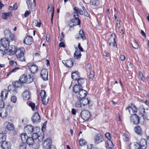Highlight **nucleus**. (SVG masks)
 Listing matches in <instances>:
<instances>
[{
    "instance_id": "nucleus-16",
    "label": "nucleus",
    "mask_w": 149,
    "mask_h": 149,
    "mask_svg": "<svg viewBox=\"0 0 149 149\" xmlns=\"http://www.w3.org/2000/svg\"><path fill=\"white\" fill-rule=\"evenodd\" d=\"M31 119L33 123H35L39 122L40 120L39 114L36 112L34 114Z\"/></svg>"
},
{
    "instance_id": "nucleus-45",
    "label": "nucleus",
    "mask_w": 149,
    "mask_h": 149,
    "mask_svg": "<svg viewBox=\"0 0 149 149\" xmlns=\"http://www.w3.org/2000/svg\"><path fill=\"white\" fill-rule=\"evenodd\" d=\"M132 46L135 49H137L139 47V45L136 41H134L132 44Z\"/></svg>"
},
{
    "instance_id": "nucleus-4",
    "label": "nucleus",
    "mask_w": 149,
    "mask_h": 149,
    "mask_svg": "<svg viewBox=\"0 0 149 149\" xmlns=\"http://www.w3.org/2000/svg\"><path fill=\"white\" fill-rule=\"evenodd\" d=\"M139 113L143 119L149 120V108L145 110L143 107H141L139 109Z\"/></svg>"
},
{
    "instance_id": "nucleus-5",
    "label": "nucleus",
    "mask_w": 149,
    "mask_h": 149,
    "mask_svg": "<svg viewBox=\"0 0 149 149\" xmlns=\"http://www.w3.org/2000/svg\"><path fill=\"white\" fill-rule=\"evenodd\" d=\"M25 132L28 134H31L33 132H35V130H39V128L36 127L34 129L33 126L31 125H28L24 127V129Z\"/></svg>"
},
{
    "instance_id": "nucleus-31",
    "label": "nucleus",
    "mask_w": 149,
    "mask_h": 149,
    "mask_svg": "<svg viewBox=\"0 0 149 149\" xmlns=\"http://www.w3.org/2000/svg\"><path fill=\"white\" fill-rule=\"evenodd\" d=\"M135 132L137 134L141 135L142 133V130L139 125L136 126L134 128Z\"/></svg>"
},
{
    "instance_id": "nucleus-8",
    "label": "nucleus",
    "mask_w": 149,
    "mask_h": 149,
    "mask_svg": "<svg viewBox=\"0 0 149 149\" xmlns=\"http://www.w3.org/2000/svg\"><path fill=\"white\" fill-rule=\"evenodd\" d=\"M94 142L96 144H98L102 142L103 141V138L101 135L100 134H96L94 138Z\"/></svg>"
},
{
    "instance_id": "nucleus-30",
    "label": "nucleus",
    "mask_w": 149,
    "mask_h": 149,
    "mask_svg": "<svg viewBox=\"0 0 149 149\" xmlns=\"http://www.w3.org/2000/svg\"><path fill=\"white\" fill-rule=\"evenodd\" d=\"M16 48L14 46H13L10 47V48H8V51L10 54L11 55H13L16 54Z\"/></svg>"
},
{
    "instance_id": "nucleus-51",
    "label": "nucleus",
    "mask_w": 149,
    "mask_h": 149,
    "mask_svg": "<svg viewBox=\"0 0 149 149\" xmlns=\"http://www.w3.org/2000/svg\"><path fill=\"white\" fill-rule=\"evenodd\" d=\"M44 134L43 135L41 134L40 135H38V141L40 142H41L43 140V139L44 138Z\"/></svg>"
},
{
    "instance_id": "nucleus-56",
    "label": "nucleus",
    "mask_w": 149,
    "mask_h": 149,
    "mask_svg": "<svg viewBox=\"0 0 149 149\" xmlns=\"http://www.w3.org/2000/svg\"><path fill=\"white\" fill-rule=\"evenodd\" d=\"M123 139L124 141H127L129 140L128 136L127 134H124L123 135Z\"/></svg>"
},
{
    "instance_id": "nucleus-20",
    "label": "nucleus",
    "mask_w": 149,
    "mask_h": 149,
    "mask_svg": "<svg viewBox=\"0 0 149 149\" xmlns=\"http://www.w3.org/2000/svg\"><path fill=\"white\" fill-rule=\"evenodd\" d=\"M8 93V91L6 89L3 90L1 93L0 96L2 100H5L6 99Z\"/></svg>"
},
{
    "instance_id": "nucleus-24",
    "label": "nucleus",
    "mask_w": 149,
    "mask_h": 149,
    "mask_svg": "<svg viewBox=\"0 0 149 149\" xmlns=\"http://www.w3.org/2000/svg\"><path fill=\"white\" fill-rule=\"evenodd\" d=\"M12 15L11 12L3 13L1 14V18L4 20H7L8 17H11Z\"/></svg>"
},
{
    "instance_id": "nucleus-50",
    "label": "nucleus",
    "mask_w": 149,
    "mask_h": 149,
    "mask_svg": "<svg viewBox=\"0 0 149 149\" xmlns=\"http://www.w3.org/2000/svg\"><path fill=\"white\" fill-rule=\"evenodd\" d=\"M38 136V134L37 133L35 132L33 133L31 137L34 139V141L37 139Z\"/></svg>"
},
{
    "instance_id": "nucleus-13",
    "label": "nucleus",
    "mask_w": 149,
    "mask_h": 149,
    "mask_svg": "<svg viewBox=\"0 0 149 149\" xmlns=\"http://www.w3.org/2000/svg\"><path fill=\"white\" fill-rule=\"evenodd\" d=\"M3 128L8 130H12L14 129L13 125L11 123L8 122H5L3 124Z\"/></svg>"
},
{
    "instance_id": "nucleus-3",
    "label": "nucleus",
    "mask_w": 149,
    "mask_h": 149,
    "mask_svg": "<svg viewBox=\"0 0 149 149\" xmlns=\"http://www.w3.org/2000/svg\"><path fill=\"white\" fill-rule=\"evenodd\" d=\"M33 76L31 74H29L28 76L23 74L20 76L19 79L21 83L24 84L25 83H30L33 81Z\"/></svg>"
},
{
    "instance_id": "nucleus-9",
    "label": "nucleus",
    "mask_w": 149,
    "mask_h": 149,
    "mask_svg": "<svg viewBox=\"0 0 149 149\" xmlns=\"http://www.w3.org/2000/svg\"><path fill=\"white\" fill-rule=\"evenodd\" d=\"M0 44L1 47H3L6 49H8L9 46V42L6 38L1 39L0 42Z\"/></svg>"
},
{
    "instance_id": "nucleus-26",
    "label": "nucleus",
    "mask_w": 149,
    "mask_h": 149,
    "mask_svg": "<svg viewBox=\"0 0 149 149\" xmlns=\"http://www.w3.org/2000/svg\"><path fill=\"white\" fill-rule=\"evenodd\" d=\"M76 51L74 53V57L75 58L77 59L81 57V54L80 51L78 50V48L75 47Z\"/></svg>"
},
{
    "instance_id": "nucleus-34",
    "label": "nucleus",
    "mask_w": 149,
    "mask_h": 149,
    "mask_svg": "<svg viewBox=\"0 0 149 149\" xmlns=\"http://www.w3.org/2000/svg\"><path fill=\"white\" fill-rule=\"evenodd\" d=\"M6 136L5 133H0V143H2L6 141Z\"/></svg>"
},
{
    "instance_id": "nucleus-39",
    "label": "nucleus",
    "mask_w": 149,
    "mask_h": 149,
    "mask_svg": "<svg viewBox=\"0 0 149 149\" xmlns=\"http://www.w3.org/2000/svg\"><path fill=\"white\" fill-rule=\"evenodd\" d=\"M90 4L93 5H98L99 4V1L98 0H90Z\"/></svg>"
},
{
    "instance_id": "nucleus-57",
    "label": "nucleus",
    "mask_w": 149,
    "mask_h": 149,
    "mask_svg": "<svg viewBox=\"0 0 149 149\" xmlns=\"http://www.w3.org/2000/svg\"><path fill=\"white\" fill-rule=\"evenodd\" d=\"M45 98H42V103L44 105L47 104L48 102L49 98L47 99V100H46V101L45 100Z\"/></svg>"
},
{
    "instance_id": "nucleus-14",
    "label": "nucleus",
    "mask_w": 149,
    "mask_h": 149,
    "mask_svg": "<svg viewBox=\"0 0 149 149\" xmlns=\"http://www.w3.org/2000/svg\"><path fill=\"white\" fill-rule=\"evenodd\" d=\"M131 120L135 124L137 125L138 124L139 122V118L136 114H134L131 115Z\"/></svg>"
},
{
    "instance_id": "nucleus-18",
    "label": "nucleus",
    "mask_w": 149,
    "mask_h": 149,
    "mask_svg": "<svg viewBox=\"0 0 149 149\" xmlns=\"http://www.w3.org/2000/svg\"><path fill=\"white\" fill-rule=\"evenodd\" d=\"M139 145L141 149H145L147 146V141L144 139H141L139 142Z\"/></svg>"
},
{
    "instance_id": "nucleus-55",
    "label": "nucleus",
    "mask_w": 149,
    "mask_h": 149,
    "mask_svg": "<svg viewBox=\"0 0 149 149\" xmlns=\"http://www.w3.org/2000/svg\"><path fill=\"white\" fill-rule=\"evenodd\" d=\"M26 3L28 6V8L29 9L31 8V5H32V1L31 0H27L26 1Z\"/></svg>"
},
{
    "instance_id": "nucleus-15",
    "label": "nucleus",
    "mask_w": 149,
    "mask_h": 149,
    "mask_svg": "<svg viewBox=\"0 0 149 149\" xmlns=\"http://www.w3.org/2000/svg\"><path fill=\"white\" fill-rule=\"evenodd\" d=\"M22 96L24 100H28L30 99L31 97V93L29 90H26L23 93Z\"/></svg>"
},
{
    "instance_id": "nucleus-46",
    "label": "nucleus",
    "mask_w": 149,
    "mask_h": 149,
    "mask_svg": "<svg viewBox=\"0 0 149 149\" xmlns=\"http://www.w3.org/2000/svg\"><path fill=\"white\" fill-rule=\"evenodd\" d=\"M112 41L111 42L112 43V44H113V47H117V45L116 43V41H115V38H111L109 39V41Z\"/></svg>"
},
{
    "instance_id": "nucleus-27",
    "label": "nucleus",
    "mask_w": 149,
    "mask_h": 149,
    "mask_svg": "<svg viewBox=\"0 0 149 149\" xmlns=\"http://www.w3.org/2000/svg\"><path fill=\"white\" fill-rule=\"evenodd\" d=\"M85 97H81H81H78L82 100V104L84 106L87 105V104H89L90 102V100L88 98L86 99Z\"/></svg>"
},
{
    "instance_id": "nucleus-44",
    "label": "nucleus",
    "mask_w": 149,
    "mask_h": 149,
    "mask_svg": "<svg viewBox=\"0 0 149 149\" xmlns=\"http://www.w3.org/2000/svg\"><path fill=\"white\" fill-rule=\"evenodd\" d=\"M40 95L42 98H45L46 97V92L45 90H42L40 92Z\"/></svg>"
},
{
    "instance_id": "nucleus-59",
    "label": "nucleus",
    "mask_w": 149,
    "mask_h": 149,
    "mask_svg": "<svg viewBox=\"0 0 149 149\" xmlns=\"http://www.w3.org/2000/svg\"><path fill=\"white\" fill-rule=\"evenodd\" d=\"M94 73L93 71H91L89 75V78L90 79H92L94 77Z\"/></svg>"
},
{
    "instance_id": "nucleus-19",
    "label": "nucleus",
    "mask_w": 149,
    "mask_h": 149,
    "mask_svg": "<svg viewBox=\"0 0 149 149\" xmlns=\"http://www.w3.org/2000/svg\"><path fill=\"white\" fill-rule=\"evenodd\" d=\"M1 147L3 149H10L11 146V143L10 142L5 141L1 143Z\"/></svg>"
},
{
    "instance_id": "nucleus-25",
    "label": "nucleus",
    "mask_w": 149,
    "mask_h": 149,
    "mask_svg": "<svg viewBox=\"0 0 149 149\" xmlns=\"http://www.w3.org/2000/svg\"><path fill=\"white\" fill-rule=\"evenodd\" d=\"M30 70L31 73H34L38 72V66L35 65H33L29 66Z\"/></svg>"
},
{
    "instance_id": "nucleus-47",
    "label": "nucleus",
    "mask_w": 149,
    "mask_h": 149,
    "mask_svg": "<svg viewBox=\"0 0 149 149\" xmlns=\"http://www.w3.org/2000/svg\"><path fill=\"white\" fill-rule=\"evenodd\" d=\"M86 142L85 140L83 139H81L79 141V143L81 146H82L86 144Z\"/></svg>"
},
{
    "instance_id": "nucleus-10",
    "label": "nucleus",
    "mask_w": 149,
    "mask_h": 149,
    "mask_svg": "<svg viewBox=\"0 0 149 149\" xmlns=\"http://www.w3.org/2000/svg\"><path fill=\"white\" fill-rule=\"evenodd\" d=\"M126 110L128 111L129 113L130 114L135 113L137 111V109L136 107L134 105L132 104L129 105L126 108Z\"/></svg>"
},
{
    "instance_id": "nucleus-35",
    "label": "nucleus",
    "mask_w": 149,
    "mask_h": 149,
    "mask_svg": "<svg viewBox=\"0 0 149 149\" xmlns=\"http://www.w3.org/2000/svg\"><path fill=\"white\" fill-rule=\"evenodd\" d=\"M74 19H72L71 21L72 22V23H74V25L75 26L77 25H79L80 24V21L79 18H74Z\"/></svg>"
},
{
    "instance_id": "nucleus-63",
    "label": "nucleus",
    "mask_w": 149,
    "mask_h": 149,
    "mask_svg": "<svg viewBox=\"0 0 149 149\" xmlns=\"http://www.w3.org/2000/svg\"><path fill=\"white\" fill-rule=\"evenodd\" d=\"M30 13L31 12L30 11L26 10L24 13V17H27L30 14Z\"/></svg>"
},
{
    "instance_id": "nucleus-37",
    "label": "nucleus",
    "mask_w": 149,
    "mask_h": 149,
    "mask_svg": "<svg viewBox=\"0 0 149 149\" xmlns=\"http://www.w3.org/2000/svg\"><path fill=\"white\" fill-rule=\"evenodd\" d=\"M20 136L22 141H26L28 136L26 133H22L20 134Z\"/></svg>"
},
{
    "instance_id": "nucleus-38",
    "label": "nucleus",
    "mask_w": 149,
    "mask_h": 149,
    "mask_svg": "<svg viewBox=\"0 0 149 149\" xmlns=\"http://www.w3.org/2000/svg\"><path fill=\"white\" fill-rule=\"evenodd\" d=\"M23 84L21 83V81H20L19 79L18 81L15 82L13 84V85L15 87L18 88L21 86Z\"/></svg>"
},
{
    "instance_id": "nucleus-12",
    "label": "nucleus",
    "mask_w": 149,
    "mask_h": 149,
    "mask_svg": "<svg viewBox=\"0 0 149 149\" xmlns=\"http://www.w3.org/2000/svg\"><path fill=\"white\" fill-rule=\"evenodd\" d=\"M62 63L67 68H71L73 66V64L71 58H70L67 60L63 61Z\"/></svg>"
},
{
    "instance_id": "nucleus-11",
    "label": "nucleus",
    "mask_w": 149,
    "mask_h": 149,
    "mask_svg": "<svg viewBox=\"0 0 149 149\" xmlns=\"http://www.w3.org/2000/svg\"><path fill=\"white\" fill-rule=\"evenodd\" d=\"M41 77L43 80H47L48 79V71L47 69H42L40 72Z\"/></svg>"
},
{
    "instance_id": "nucleus-49",
    "label": "nucleus",
    "mask_w": 149,
    "mask_h": 149,
    "mask_svg": "<svg viewBox=\"0 0 149 149\" xmlns=\"http://www.w3.org/2000/svg\"><path fill=\"white\" fill-rule=\"evenodd\" d=\"M17 100V97L14 95H13L11 98V101L13 103H15Z\"/></svg>"
},
{
    "instance_id": "nucleus-1",
    "label": "nucleus",
    "mask_w": 149,
    "mask_h": 149,
    "mask_svg": "<svg viewBox=\"0 0 149 149\" xmlns=\"http://www.w3.org/2000/svg\"><path fill=\"white\" fill-rule=\"evenodd\" d=\"M73 89L77 98L79 97H85L87 95V92L83 89L82 86L76 84L73 87Z\"/></svg>"
},
{
    "instance_id": "nucleus-42",
    "label": "nucleus",
    "mask_w": 149,
    "mask_h": 149,
    "mask_svg": "<svg viewBox=\"0 0 149 149\" xmlns=\"http://www.w3.org/2000/svg\"><path fill=\"white\" fill-rule=\"evenodd\" d=\"M78 84L79 85L82 86V85L84 83V79L81 77H80L77 80Z\"/></svg>"
},
{
    "instance_id": "nucleus-6",
    "label": "nucleus",
    "mask_w": 149,
    "mask_h": 149,
    "mask_svg": "<svg viewBox=\"0 0 149 149\" xmlns=\"http://www.w3.org/2000/svg\"><path fill=\"white\" fill-rule=\"evenodd\" d=\"M52 141L50 139L47 138L45 140L42 144L43 147L45 149H50L52 146Z\"/></svg>"
},
{
    "instance_id": "nucleus-54",
    "label": "nucleus",
    "mask_w": 149,
    "mask_h": 149,
    "mask_svg": "<svg viewBox=\"0 0 149 149\" xmlns=\"http://www.w3.org/2000/svg\"><path fill=\"white\" fill-rule=\"evenodd\" d=\"M33 22L35 24V25L37 26L38 27H40L41 24L40 22H38L37 20H35L33 21Z\"/></svg>"
},
{
    "instance_id": "nucleus-41",
    "label": "nucleus",
    "mask_w": 149,
    "mask_h": 149,
    "mask_svg": "<svg viewBox=\"0 0 149 149\" xmlns=\"http://www.w3.org/2000/svg\"><path fill=\"white\" fill-rule=\"evenodd\" d=\"M26 144L24 142H21L19 146V149H26Z\"/></svg>"
},
{
    "instance_id": "nucleus-64",
    "label": "nucleus",
    "mask_w": 149,
    "mask_h": 149,
    "mask_svg": "<svg viewBox=\"0 0 149 149\" xmlns=\"http://www.w3.org/2000/svg\"><path fill=\"white\" fill-rule=\"evenodd\" d=\"M105 136L108 139V140H110L111 137V136L110 135V134L109 133H107L105 134Z\"/></svg>"
},
{
    "instance_id": "nucleus-7",
    "label": "nucleus",
    "mask_w": 149,
    "mask_h": 149,
    "mask_svg": "<svg viewBox=\"0 0 149 149\" xmlns=\"http://www.w3.org/2000/svg\"><path fill=\"white\" fill-rule=\"evenodd\" d=\"M81 116L82 118L85 120H87L91 117L90 111L88 110L82 111L81 112Z\"/></svg>"
},
{
    "instance_id": "nucleus-33",
    "label": "nucleus",
    "mask_w": 149,
    "mask_h": 149,
    "mask_svg": "<svg viewBox=\"0 0 149 149\" xmlns=\"http://www.w3.org/2000/svg\"><path fill=\"white\" fill-rule=\"evenodd\" d=\"M8 51V49L6 48L0 46V55L3 56L5 53H7Z\"/></svg>"
},
{
    "instance_id": "nucleus-36",
    "label": "nucleus",
    "mask_w": 149,
    "mask_h": 149,
    "mask_svg": "<svg viewBox=\"0 0 149 149\" xmlns=\"http://www.w3.org/2000/svg\"><path fill=\"white\" fill-rule=\"evenodd\" d=\"M78 100L75 103V106L78 107H82V100L79 98H77Z\"/></svg>"
},
{
    "instance_id": "nucleus-53",
    "label": "nucleus",
    "mask_w": 149,
    "mask_h": 149,
    "mask_svg": "<svg viewBox=\"0 0 149 149\" xmlns=\"http://www.w3.org/2000/svg\"><path fill=\"white\" fill-rule=\"evenodd\" d=\"M32 146H33V148L34 149H38L39 147V144L38 143H33Z\"/></svg>"
},
{
    "instance_id": "nucleus-2",
    "label": "nucleus",
    "mask_w": 149,
    "mask_h": 149,
    "mask_svg": "<svg viewBox=\"0 0 149 149\" xmlns=\"http://www.w3.org/2000/svg\"><path fill=\"white\" fill-rule=\"evenodd\" d=\"M25 49L23 47L17 48L16 52V55L17 58L19 61H25L24 53Z\"/></svg>"
},
{
    "instance_id": "nucleus-40",
    "label": "nucleus",
    "mask_w": 149,
    "mask_h": 149,
    "mask_svg": "<svg viewBox=\"0 0 149 149\" xmlns=\"http://www.w3.org/2000/svg\"><path fill=\"white\" fill-rule=\"evenodd\" d=\"M4 34L6 37V38H9V36L11 33L10 31L8 29H6L4 31Z\"/></svg>"
},
{
    "instance_id": "nucleus-28",
    "label": "nucleus",
    "mask_w": 149,
    "mask_h": 149,
    "mask_svg": "<svg viewBox=\"0 0 149 149\" xmlns=\"http://www.w3.org/2000/svg\"><path fill=\"white\" fill-rule=\"evenodd\" d=\"M14 86H10L8 87L9 91L12 93L15 94L17 93V89Z\"/></svg>"
},
{
    "instance_id": "nucleus-52",
    "label": "nucleus",
    "mask_w": 149,
    "mask_h": 149,
    "mask_svg": "<svg viewBox=\"0 0 149 149\" xmlns=\"http://www.w3.org/2000/svg\"><path fill=\"white\" fill-rule=\"evenodd\" d=\"M29 106L32 109V110L33 111H34V109H35V104L34 103L31 102L29 104Z\"/></svg>"
},
{
    "instance_id": "nucleus-58",
    "label": "nucleus",
    "mask_w": 149,
    "mask_h": 149,
    "mask_svg": "<svg viewBox=\"0 0 149 149\" xmlns=\"http://www.w3.org/2000/svg\"><path fill=\"white\" fill-rule=\"evenodd\" d=\"M10 64L13 66H15L17 65V63L13 61H10Z\"/></svg>"
},
{
    "instance_id": "nucleus-60",
    "label": "nucleus",
    "mask_w": 149,
    "mask_h": 149,
    "mask_svg": "<svg viewBox=\"0 0 149 149\" xmlns=\"http://www.w3.org/2000/svg\"><path fill=\"white\" fill-rule=\"evenodd\" d=\"M3 100H0V108H1L4 107V104Z\"/></svg>"
},
{
    "instance_id": "nucleus-21",
    "label": "nucleus",
    "mask_w": 149,
    "mask_h": 149,
    "mask_svg": "<svg viewBox=\"0 0 149 149\" xmlns=\"http://www.w3.org/2000/svg\"><path fill=\"white\" fill-rule=\"evenodd\" d=\"M130 149H141L139 143L137 142L131 143L129 145Z\"/></svg>"
},
{
    "instance_id": "nucleus-62",
    "label": "nucleus",
    "mask_w": 149,
    "mask_h": 149,
    "mask_svg": "<svg viewBox=\"0 0 149 149\" xmlns=\"http://www.w3.org/2000/svg\"><path fill=\"white\" fill-rule=\"evenodd\" d=\"M12 107L10 105H8L7 107L6 108V110L7 111H10L12 110Z\"/></svg>"
},
{
    "instance_id": "nucleus-32",
    "label": "nucleus",
    "mask_w": 149,
    "mask_h": 149,
    "mask_svg": "<svg viewBox=\"0 0 149 149\" xmlns=\"http://www.w3.org/2000/svg\"><path fill=\"white\" fill-rule=\"evenodd\" d=\"M26 142L27 144L29 146L33 145L34 143V139L31 137H28L26 140Z\"/></svg>"
},
{
    "instance_id": "nucleus-61",
    "label": "nucleus",
    "mask_w": 149,
    "mask_h": 149,
    "mask_svg": "<svg viewBox=\"0 0 149 149\" xmlns=\"http://www.w3.org/2000/svg\"><path fill=\"white\" fill-rule=\"evenodd\" d=\"M9 38L12 41L14 40H15L14 35L11 33L10 35V36H9Z\"/></svg>"
},
{
    "instance_id": "nucleus-43",
    "label": "nucleus",
    "mask_w": 149,
    "mask_h": 149,
    "mask_svg": "<svg viewBox=\"0 0 149 149\" xmlns=\"http://www.w3.org/2000/svg\"><path fill=\"white\" fill-rule=\"evenodd\" d=\"M19 68H15L11 70L9 73L7 74V76H8L12 74L13 72H16V71L18 69H19Z\"/></svg>"
},
{
    "instance_id": "nucleus-22",
    "label": "nucleus",
    "mask_w": 149,
    "mask_h": 149,
    "mask_svg": "<svg viewBox=\"0 0 149 149\" xmlns=\"http://www.w3.org/2000/svg\"><path fill=\"white\" fill-rule=\"evenodd\" d=\"M75 38L78 40H79L80 38H81L83 40H85L86 39L85 34L82 30H80L79 34L76 36Z\"/></svg>"
},
{
    "instance_id": "nucleus-23",
    "label": "nucleus",
    "mask_w": 149,
    "mask_h": 149,
    "mask_svg": "<svg viewBox=\"0 0 149 149\" xmlns=\"http://www.w3.org/2000/svg\"><path fill=\"white\" fill-rule=\"evenodd\" d=\"M72 78L75 80H77L80 77V74L77 71L73 72L72 73Z\"/></svg>"
},
{
    "instance_id": "nucleus-29",
    "label": "nucleus",
    "mask_w": 149,
    "mask_h": 149,
    "mask_svg": "<svg viewBox=\"0 0 149 149\" xmlns=\"http://www.w3.org/2000/svg\"><path fill=\"white\" fill-rule=\"evenodd\" d=\"M0 110H1L0 116L3 118H6L8 115V112L7 110L2 109H0Z\"/></svg>"
},
{
    "instance_id": "nucleus-17",
    "label": "nucleus",
    "mask_w": 149,
    "mask_h": 149,
    "mask_svg": "<svg viewBox=\"0 0 149 149\" xmlns=\"http://www.w3.org/2000/svg\"><path fill=\"white\" fill-rule=\"evenodd\" d=\"M33 41V38L32 37L28 36L24 39V43L27 45H31Z\"/></svg>"
},
{
    "instance_id": "nucleus-48",
    "label": "nucleus",
    "mask_w": 149,
    "mask_h": 149,
    "mask_svg": "<svg viewBox=\"0 0 149 149\" xmlns=\"http://www.w3.org/2000/svg\"><path fill=\"white\" fill-rule=\"evenodd\" d=\"M74 11L77 12V13H79L81 15H83V12L81 10L79 9L78 8L75 7L74 8Z\"/></svg>"
}]
</instances>
